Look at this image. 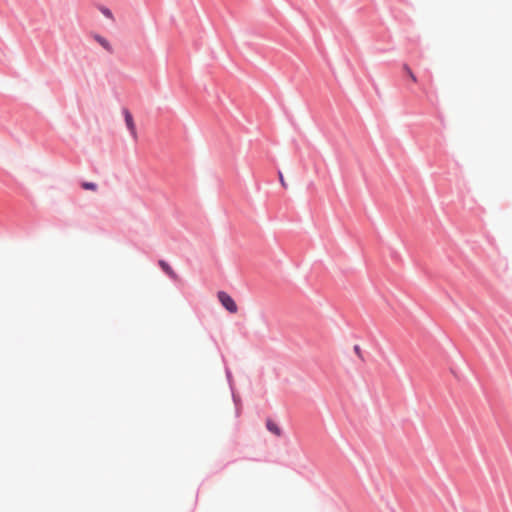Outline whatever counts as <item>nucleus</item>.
I'll return each mask as SVG.
<instances>
[{
	"instance_id": "nucleus-1",
	"label": "nucleus",
	"mask_w": 512,
	"mask_h": 512,
	"mask_svg": "<svg viewBox=\"0 0 512 512\" xmlns=\"http://www.w3.org/2000/svg\"><path fill=\"white\" fill-rule=\"evenodd\" d=\"M221 304L231 313L237 312V305L230 295L224 291L218 293Z\"/></svg>"
},
{
	"instance_id": "nucleus-2",
	"label": "nucleus",
	"mask_w": 512,
	"mask_h": 512,
	"mask_svg": "<svg viewBox=\"0 0 512 512\" xmlns=\"http://www.w3.org/2000/svg\"><path fill=\"white\" fill-rule=\"evenodd\" d=\"M123 115H124L125 123H126L128 130L130 131L132 137L134 139H136L137 138V130H136V126H135L132 114L130 113V111L128 109H123Z\"/></svg>"
},
{
	"instance_id": "nucleus-3",
	"label": "nucleus",
	"mask_w": 512,
	"mask_h": 512,
	"mask_svg": "<svg viewBox=\"0 0 512 512\" xmlns=\"http://www.w3.org/2000/svg\"><path fill=\"white\" fill-rule=\"evenodd\" d=\"M159 266L161 267V269L167 274L169 275L171 278L177 280L178 279V275L176 274V272L172 269V267L169 265V263H167L166 261L164 260H160L159 261Z\"/></svg>"
},
{
	"instance_id": "nucleus-4",
	"label": "nucleus",
	"mask_w": 512,
	"mask_h": 512,
	"mask_svg": "<svg viewBox=\"0 0 512 512\" xmlns=\"http://www.w3.org/2000/svg\"><path fill=\"white\" fill-rule=\"evenodd\" d=\"M266 427L267 429L273 433L274 435L280 437L282 435V430L279 427V425L273 421L272 419H267L266 421Z\"/></svg>"
},
{
	"instance_id": "nucleus-5",
	"label": "nucleus",
	"mask_w": 512,
	"mask_h": 512,
	"mask_svg": "<svg viewBox=\"0 0 512 512\" xmlns=\"http://www.w3.org/2000/svg\"><path fill=\"white\" fill-rule=\"evenodd\" d=\"M96 42H98L106 51L112 52V46L109 41L101 35L95 34L93 36Z\"/></svg>"
},
{
	"instance_id": "nucleus-6",
	"label": "nucleus",
	"mask_w": 512,
	"mask_h": 512,
	"mask_svg": "<svg viewBox=\"0 0 512 512\" xmlns=\"http://www.w3.org/2000/svg\"><path fill=\"white\" fill-rule=\"evenodd\" d=\"M100 12H101V13H102L106 18H108V19H110V20H114V15H113L112 11H111L109 8L102 6V7L100 8Z\"/></svg>"
},
{
	"instance_id": "nucleus-7",
	"label": "nucleus",
	"mask_w": 512,
	"mask_h": 512,
	"mask_svg": "<svg viewBox=\"0 0 512 512\" xmlns=\"http://www.w3.org/2000/svg\"><path fill=\"white\" fill-rule=\"evenodd\" d=\"M81 187L85 190H91V191L97 190V185L93 182H83L81 184Z\"/></svg>"
},
{
	"instance_id": "nucleus-8",
	"label": "nucleus",
	"mask_w": 512,
	"mask_h": 512,
	"mask_svg": "<svg viewBox=\"0 0 512 512\" xmlns=\"http://www.w3.org/2000/svg\"><path fill=\"white\" fill-rule=\"evenodd\" d=\"M403 69L405 70V72L407 73V75L410 77V79L413 81V82H417V77L415 76V74L412 72V70L410 69L409 66L407 65H404Z\"/></svg>"
},
{
	"instance_id": "nucleus-9",
	"label": "nucleus",
	"mask_w": 512,
	"mask_h": 512,
	"mask_svg": "<svg viewBox=\"0 0 512 512\" xmlns=\"http://www.w3.org/2000/svg\"><path fill=\"white\" fill-rule=\"evenodd\" d=\"M279 178H280L281 185H282L284 188H286V187H287V184H286V182H285V180H284V178H283L282 173H279Z\"/></svg>"
},
{
	"instance_id": "nucleus-10",
	"label": "nucleus",
	"mask_w": 512,
	"mask_h": 512,
	"mask_svg": "<svg viewBox=\"0 0 512 512\" xmlns=\"http://www.w3.org/2000/svg\"><path fill=\"white\" fill-rule=\"evenodd\" d=\"M355 351H356L357 353H360V348H359V346H355Z\"/></svg>"
}]
</instances>
